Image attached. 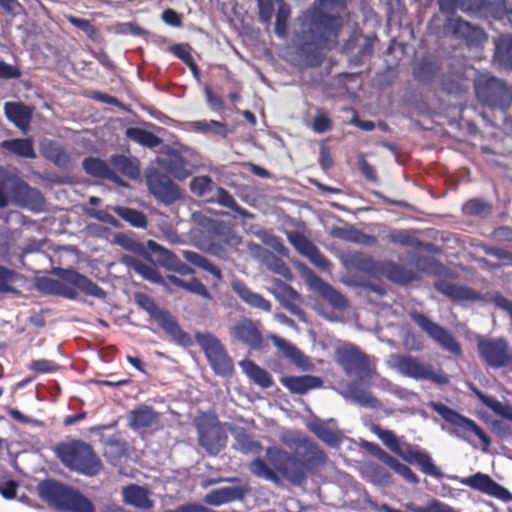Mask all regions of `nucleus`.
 <instances>
[{
  "label": "nucleus",
  "instance_id": "nucleus-1",
  "mask_svg": "<svg viewBox=\"0 0 512 512\" xmlns=\"http://www.w3.org/2000/svg\"><path fill=\"white\" fill-rule=\"evenodd\" d=\"M343 6V0H319V8L309 12L301 19L304 39L303 53L316 52L320 54V50L327 40L336 36L341 23L334 12L338 15Z\"/></svg>",
  "mask_w": 512,
  "mask_h": 512
},
{
  "label": "nucleus",
  "instance_id": "nucleus-2",
  "mask_svg": "<svg viewBox=\"0 0 512 512\" xmlns=\"http://www.w3.org/2000/svg\"><path fill=\"white\" fill-rule=\"evenodd\" d=\"M39 289L48 294H57L74 299L79 292L104 298L105 292L86 276L73 270L62 271L57 278L43 277L38 282Z\"/></svg>",
  "mask_w": 512,
  "mask_h": 512
},
{
  "label": "nucleus",
  "instance_id": "nucleus-3",
  "mask_svg": "<svg viewBox=\"0 0 512 512\" xmlns=\"http://www.w3.org/2000/svg\"><path fill=\"white\" fill-rule=\"evenodd\" d=\"M10 202L30 209H38L43 199L37 190L30 188L19 177L0 168V208L7 206Z\"/></svg>",
  "mask_w": 512,
  "mask_h": 512
},
{
  "label": "nucleus",
  "instance_id": "nucleus-4",
  "mask_svg": "<svg viewBox=\"0 0 512 512\" xmlns=\"http://www.w3.org/2000/svg\"><path fill=\"white\" fill-rule=\"evenodd\" d=\"M57 454L63 464L70 469L88 476L96 475L101 462L92 447L82 441H71L57 446Z\"/></svg>",
  "mask_w": 512,
  "mask_h": 512
},
{
  "label": "nucleus",
  "instance_id": "nucleus-5",
  "mask_svg": "<svg viewBox=\"0 0 512 512\" xmlns=\"http://www.w3.org/2000/svg\"><path fill=\"white\" fill-rule=\"evenodd\" d=\"M379 439L395 454L411 464H417L421 470L430 475L437 474V467L434 465L430 455L418 446L402 443L390 430H383L378 426L373 428Z\"/></svg>",
  "mask_w": 512,
  "mask_h": 512
},
{
  "label": "nucleus",
  "instance_id": "nucleus-6",
  "mask_svg": "<svg viewBox=\"0 0 512 512\" xmlns=\"http://www.w3.org/2000/svg\"><path fill=\"white\" fill-rule=\"evenodd\" d=\"M42 498L71 512H94L92 503L83 495L69 490L55 482H43L39 485Z\"/></svg>",
  "mask_w": 512,
  "mask_h": 512
},
{
  "label": "nucleus",
  "instance_id": "nucleus-7",
  "mask_svg": "<svg viewBox=\"0 0 512 512\" xmlns=\"http://www.w3.org/2000/svg\"><path fill=\"white\" fill-rule=\"evenodd\" d=\"M199 443L209 454H218L226 445L227 426L216 417L203 415L197 419Z\"/></svg>",
  "mask_w": 512,
  "mask_h": 512
},
{
  "label": "nucleus",
  "instance_id": "nucleus-8",
  "mask_svg": "<svg viewBox=\"0 0 512 512\" xmlns=\"http://www.w3.org/2000/svg\"><path fill=\"white\" fill-rule=\"evenodd\" d=\"M435 410L454 426V432L457 436L469 442H472V436H476L483 445V449L488 448L490 445L489 437L474 421L459 415L444 405H435Z\"/></svg>",
  "mask_w": 512,
  "mask_h": 512
},
{
  "label": "nucleus",
  "instance_id": "nucleus-9",
  "mask_svg": "<svg viewBox=\"0 0 512 512\" xmlns=\"http://www.w3.org/2000/svg\"><path fill=\"white\" fill-rule=\"evenodd\" d=\"M266 458L279 474L292 483H300L304 479L303 463L284 450L276 447L268 448Z\"/></svg>",
  "mask_w": 512,
  "mask_h": 512
},
{
  "label": "nucleus",
  "instance_id": "nucleus-10",
  "mask_svg": "<svg viewBox=\"0 0 512 512\" xmlns=\"http://www.w3.org/2000/svg\"><path fill=\"white\" fill-rule=\"evenodd\" d=\"M138 302L175 342L183 346L190 344L191 339L189 335L181 330L173 316L159 309L153 300L147 296H140Z\"/></svg>",
  "mask_w": 512,
  "mask_h": 512
},
{
  "label": "nucleus",
  "instance_id": "nucleus-11",
  "mask_svg": "<svg viewBox=\"0 0 512 512\" xmlns=\"http://www.w3.org/2000/svg\"><path fill=\"white\" fill-rule=\"evenodd\" d=\"M460 483L471 489L495 497L502 502H512V494L487 474L478 472L472 476L462 478Z\"/></svg>",
  "mask_w": 512,
  "mask_h": 512
},
{
  "label": "nucleus",
  "instance_id": "nucleus-12",
  "mask_svg": "<svg viewBox=\"0 0 512 512\" xmlns=\"http://www.w3.org/2000/svg\"><path fill=\"white\" fill-rule=\"evenodd\" d=\"M230 333L237 341L251 347L260 349L263 344V336L259 324L248 318H242L230 327Z\"/></svg>",
  "mask_w": 512,
  "mask_h": 512
},
{
  "label": "nucleus",
  "instance_id": "nucleus-13",
  "mask_svg": "<svg viewBox=\"0 0 512 512\" xmlns=\"http://www.w3.org/2000/svg\"><path fill=\"white\" fill-rule=\"evenodd\" d=\"M336 361L345 369L348 374H358L361 377L370 376L371 371L367 367L364 355L353 346L344 345L336 351Z\"/></svg>",
  "mask_w": 512,
  "mask_h": 512
},
{
  "label": "nucleus",
  "instance_id": "nucleus-14",
  "mask_svg": "<svg viewBox=\"0 0 512 512\" xmlns=\"http://www.w3.org/2000/svg\"><path fill=\"white\" fill-rule=\"evenodd\" d=\"M414 321L436 342H438L446 350L458 354L460 347L454 338L436 323L431 322L424 315L413 313Z\"/></svg>",
  "mask_w": 512,
  "mask_h": 512
},
{
  "label": "nucleus",
  "instance_id": "nucleus-15",
  "mask_svg": "<svg viewBox=\"0 0 512 512\" xmlns=\"http://www.w3.org/2000/svg\"><path fill=\"white\" fill-rule=\"evenodd\" d=\"M479 351L484 360L493 367L505 366L512 360V353L500 339L481 341Z\"/></svg>",
  "mask_w": 512,
  "mask_h": 512
},
{
  "label": "nucleus",
  "instance_id": "nucleus-16",
  "mask_svg": "<svg viewBox=\"0 0 512 512\" xmlns=\"http://www.w3.org/2000/svg\"><path fill=\"white\" fill-rule=\"evenodd\" d=\"M389 364L405 376L420 379L427 378L430 375L427 367L409 356H391Z\"/></svg>",
  "mask_w": 512,
  "mask_h": 512
},
{
  "label": "nucleus",
  "instance_id": "nucleus-17",
  "mask_svg": "<svg viewBox=\"0 0 512 512\" xmlns=\"http://www.w3.org/2000/svg\"><path fill=\"white\" fill-rule=\"evenodd\" d=\"M128 422L134 430L153 428L159 423V415L151 407L142 405L130 411Z\"/></svg>",
  "mask_w": 512,
  "mask_h": 512
},
{
  "label": "nucleus",
  "instance_id": "nucleus-18",
  "mask_svg": "<svg viewBox=\"0 0 512 512\" xmlns=\"http://www.w3.org/2000/svg\"><path fill=\"white\" fill-rule=\"evenodd\" d=\"M125 503L139 509H150L153 501L150 498V491L147 488L132 484L122 489Z\"/></svg>",
  "mask_w": 512,
  "mask_h": 512
},
{
  "label": "nucleus",
  "instance_id": "nucleus-19",
  "mask_svg": "<svg viewBox=\"0 0 512 512\" xmlns=\"http://www.w3.org/2000/svg\"><path fill=\"white\" fill-rule=\"evenodd\" d=\"M269 339L277 347V349L283 354V356L289 358L297 366L307 369L310 365L309 360L304 354L291 342L278 337L275 334L269 335Z\"/></svg>",
  "mask_w": 512,
  "mask_h": 512
},
{
  "label": "nucleus",
  "instance_id": "nucleus-20",
  "mask_svg": "<svg viewBox=\"0 0 512 512\" xmlns=\"http://www.w3.org/2000/svg\"><path fill=\"white\" fill-rule=\"evenodd\" d=\"M281 383L291 392L298 394H304L322 385L320 378L311 375L283 377Z\"/></svg>",
  "mask_w": 512,
  "mask_h": 512
},
{
  "label": "nucleus",
  "instance_id": "nucleus-21",
  "mask_svg": "<svg viewBox=\"0 0 512 512\" xmlns=\"http://www.w3.org/2000/svg\"><path fill=\"white\" fill-rule=\"evenodd\" d=\"M5 114L21 130L26 131L28 129L32 117L30 107L20 103H6Z\"/></svg>",
  "mask_w": 512,
  "mask_h": 512
},
{
  "label": "nucleus",
  "instance_id": "nucleus-22",
  "mask_svg": "<svg viewBox=\"0 0 512 512\" xmlns=\"http://www.w3.org/2000/svg\"><path fill=\"white\" fill-rule=\"evenodd\" d=\"M239 366L246 374V376L250 378L255 384L263 388H269L272 386L273 380L270 374L255 364L253 361L242 360L239 362Z\"/></svg>",
  "mask_w": 512,
  "mask_h": 512
},
{
  "label": "nucleus",
  "instance_id": "nucleus-23",
  "mask_svg": "<svg viewBox=\"0 0 512 512\" xmlns=\"http://www.w3.org/2000/svg\"><path fill=\"white\" fill-rule=\"evenodd\" d=\"M232 287L239 297L250 306L267 312L271 310V304L269 301L264 299L260 294L251 291L242 283L233 282Z\"/></svg>",
  "mask_w": 512,
  "mask_h": 512
},
{
  "label": "nucleus",
  "instance_id": "nucleus-24",
  "mask_svg": "<svg viewBox=\"0 0 512 512\" xmlns=\"http://www.w3.org/2000/svg\"><path fill=\"white\" fill-rule=\"evenodd\" d=\"M475 395L478 397V399L492 412H494L495 415L501 417L502 419H505L507 421H510L512 423V406L500 402L495 397L487 396L483 394L481 391H479L476 388H472Z\"/></svg>",
  "mask_w": 512,
  "mask_h": 512
},
{
  "label": "nucleus",
  "instance_id": "nucleus-25",
  "mask_svg": "<svg viewBox=\"0 0 512 512\" xmlns=\"http://www.w3.org/2000/svg\"><path fill=\"white\" fill-rule=\"evenodd\" d=\"M243 495L242 490L237 487H222L208 493L204 501L207 504L220 506L222 504L234 501L241 498Z\"/></svg>",
  "mask_w": 512,
  "mask_h": 512
},
{
  "label": "nucleus",
  "instance_id": "nucleus-26",
  "mask_svg": "<svg viewBox=\"0 0 512 512\" xmlns=\"http://www.w3.org/2000/svg\"><path fill=\"white\" fill-rule=\"evenodd\" d=\"M195 337L209 362L226 351L221 342L209 333H197Z\"/></svg>",
  "mask_w": 512,
  "mask_h": 512
},
{
  "label": "nucleus",
  "instance_id": "nucleus-27",
  "mask_svg": "<svg viewBox=\"0 0 512 512\" xmlns=\"http://www.w3.org/2000/svg\"><path fill=\"white\" fill-rule=\"evenodd\" d=\"M438 289L452 299L459 301H473L479 298V295L466 287L441 283L437 285Z\"/></svg>",
  "mask_w": 512,
  "mask_h": 512
},
{
  "label": "nucleus",
  "instance_id": "nucleus-28",
  "mask_svg": "<svg viewBox=\"0 0 512 512\" xmlns=\"http://www.w3.org/2000/svg\"><path fill=\"white\" fill-rule=\"evenodd\" d=\"M381 272L388 279L401 284H406L416 279L414 273L407 271L393 263L383 264L381 267Z\"/></svg>",
  "mask_w": 512,
  "mask_h": 512
},
{
  "label": "nucleus",
  "instance_id": "nucleus-29",
  "mask_svg": "<svg viewBox=\"0 0 512 512\" xmlns=\"http://www.w3.org/2000/svg\"><path fill=\"white\" fill-rule=\"evenodd\" d=\"M1 147L26 158H35L36 154L33 149L32 141L29 139L5 140L1 143Z\"/></svg>",
  "mask_w": 512,
  "mask_h": 512
},
{
  "label": "nucleus",
  "instance_id": "nucleus-30",
  "mask_svg": "<svg viewBox=\"0 0 512 512\" xmlns=\"http://www.w3.org/2000/svg\"><path fill=\"white\" fill-rule=\"evenodd\" d=\"M249 469L251 473L257 477L264 478L269 481L278 482V472L274 468V466L269 462L267 464L260 458L254 459L250 465Z\"/></svg>",
  "mask_w": 512,
  "mask_h": 512
},
{
  "label": "nucleus",
  "instance_id": "nucleus-31",
  "mask_svg": "<svg viewBox=\"0 0 512 512\" xmlns=\"http://www.w3.org/2000/svg\"><path fill=\"white\" fill-rule=\"evenodd\" d=\"M309 428L327 444L335 446L339 443L340 437L338 432L331 430L327 423L316 420L309 424Z\"/></svg>",
  "mask_w": 512,
  "mask_h": 512
},
{
  "label": "nucleus",
  "instance_id": "nucleus-32",
  "mask_svg": "<svg viewBox=\"0 0 512 512\" xmlns=\"http://www.w3.org/2000/svg\"><path fill=\"white\" fill-rule=\"evenodd\" d=\"M314 286L323 298L328 300L334 307L344 308L346 306L345 298L328 284L321 282L319 279H315Z\"/></svg>",
  "mask_w": 512,
  "mask_h": 512
},
{
  "label": "nucleus",
  "instance_id": "nucleus-33",
  "mask_svg": "<svg viewBox=\"0 0 512 512\" xmlns=\"http://www.w3.org/2000/svg\"><path fill=\"white\" fill-rule=\"evenodd\" d=\"M126 135L131 140L148 147H155L160 143L158 137L140 128H128Z\"/></svg>",
  "mask_w": 512,
  "mask_h": 512
},
{
  "label": "nucleus",
  "instance_id": "nucleus-34",
  "mask_svg": "<svg viewBox=\"0 0 512 512\" xmlns=\"http://www.w3.org/2000/svg\"><path fill=\"white\" fill-rule=\"evenodd\" d=\"M183 257L189 261L190 263L199 266L203 268L204 270L211 273L216 279L221 278V272L220 270L207 261L203 256L200 254L193 252V251H183Z\"/></svg>",
  "mask_w": 512,
  "mask_h": 512
},
{
  "label": "nucleus",
  "instance_id": "nucleus-35",
  "mask_svg": "<svg viewBox=\"0 0 512 512\" xmlns=\"http://www.w3.org/2000/svg\"><path fill=\"white\" fill-rule=\"evenodd\" d=\"M190 188L194 194L205 197L209 201L214 200L213 196H209L213 190V182L208 176L194 178L190 184Z\"/></svg>",
  "mask_w": 512,
  "mask_h": 512
},
{
  "label": "nucleus",
  "instance_id": "nucleus-36",
  "mask_svg": "<svg viewBox=\"0 0 512 512\" xmlns=\"http://www.w3.org/2000/svg\"><path fill=\"white\" fill-rule=\"evenodd\" d=\"M169 282L172 284L182 287L190 292H193L195 294L201 295L204 298H210V294L207 290V288L197 279L193 278L188 282H185L181 279H179L176 276H169L168 277Z\"/></svg>",
  "mask_w": 512,
  "mask_h": 512
},
{
  "label": "nucleus",
  "instance_id": "nucleus-37",
  "mask_svg": "<svg viewBox=\"0 0 512 512\" xmlns=\"http://www.w3.org/2000/svg\"><path fill=\"white\" fill-rule=\"evenodd\" d=\"M189 125L192 129H194L196 131L204 132V133L211 132V133L222 135V136H226V134H227L226 126L223 123L215 121V120L193 121Z\"/></svg>",
  "mask_w": 512,
  "mask_h": 512
},
{
  "label": "nucleus",
  "instance_id": "nucleus-38",
  "mask_svg": "<svg viewBox=\"0 0 512 512\" xmlns=\"http://www.w3.org/2000/svg\"><path fill=\"white\" fill-rule=\"evenodd\" d=\"M213 370L222 376H230L233 373V361L226 351L212 359L210 362Z\"/></svg>",
  "mask_w": 512,
  "mask_h": 512
},
{
  "label": "nucleus",
  "instance_id": "nucleus-39",
  "mask_svg": "<svg viewBox=\"0 0 512 512\" xmlns=\"http://www.w3.org/2000/svg\"><path fill=\"white\" fill-rule=\"evenodd\" d=\"M44 155L58 166H66L69 162L67 154L55 143L43 145Z\"/></svg>",
  "mask_w": 512,
  "mask_h": 512
},
{
  "label": "nucleus",
  "instance_id": "nucleus-40",
  "mask_svg": "<svg viewBox=\"0 0 512 512\" xmlns=\"http://www.w3.org/2000/svg\"><path fill=\"white\" fill-rule=\"evenodd\" d=\"M235 447L243 453H259L261 445L251 440L244 432L240 431L235 434Z\"/></svg>",
  "mask_w": 512,
  "mask_h": 512
},
{
  "label": "nucleus",
  "instance_id": "nucleus-41",
  "mask_svg": "<svg viewBox=\"0 0 512 512\" xmlns=\"http://www.w3.org/2000/svg\"><path fill=\"white\" fill-rule=\"evenodd\" d=\"M114 211L135 227H144L146 225L145 216L136 210L130 208L115 207Z\"/></svg>",
  "mask_w": 512,
  "mask_h": 512
},
{
  "label": "nucleus",
  "instance_id": "nucleus-42",
  "mask_svg": "<svg viewBox=\"0 0 512 512\" xmlns=\"http://www.w3.org/2000/svg\"><path fill=\"white\" fill-rule=\"evenodd\" d=\"M83 167L87 173L97 177H106L110 173L106 163L96 158L86 159L83 162Z\"/></svg>",
  "mask_w": 512,
  "mask_h": 512
},
{
  "label": "nucleus",
  "instance_id": "nucleus-43",
  "mask_svg": "<svg viewBox=\"0 0 512 512\" xmlns=\"http://www.w3.org/2000/svg\"><path fill=\"white\" fill-rule=\"evenodd\" d=\"M164 265L181 275L191 274L193 271L187 265L181 263L172 253L167 250L161 249Z\"/></svg>",
  "mask_w": 512,
  "mask_h": 512
},
{
  "label": "nucleus",
  "instance_id": "nucleus-44",
  "mask_svg": "<svg viewBox=\"0 0 512 512\" xmlns=\"http://www.w3.org/2000/svg\"><path fill=\"white\" fill-rule=\"evenodd\" d=\"M278 6V12L276 15V24L275 31L278 35H284L286 30V23L289 17L290 11L288 6L283 2V0H275Z\"/></svg>",
  "mask_w": 512,
  "mask_h": 512
},
{
  "label": "nucleus",
  "instance_id": "nucleus-45",
  "mask_svg": "<svg viewBox=\"0 0 512 512\" xmlns=\"http://www.w3.org/2000/svg\"><path fill=\"white\" fill-rule=\"evenodd\" d=\"M291 244L304 256H307L315 247L305 236L298 232L288 234Z\"/></svg>",
  "mask_w": 512,
  "mask_h": 512
},
{
  "label": "nucleus",
  "instance_id": "nucleus-46",
  "mask_svg": "<svg viewBox=\"0 0 512 512\" xmlns=\"http://www.w3.org/2000/svg\"><path fill=\"white\" fill-rule=\"evenodd\" d=\"M129 265L140 275H142L145 279H148L152 282H159L161 277L158 272L147 264H144L138 260H133L129 263Z\"/></svg>",
  "mask_w": 512,
  "mask_h": 512
},
{
  "label": "nucleus",
  "instance_id": "nucleus-47",
  "mask_svg": "<svg viewBox=\"0 0 512 512\" xmlns=\"http://www.w3.org/2000/svg\"><path fill=\"white\" fill-rule=\"evenodd\" d=\"M113 163L118 170L122 171L124 174H127L130 177H137L139 175V169L137 165L125 156L114 157Z\"/></svg>",
  "mask_w": 512,
  "mask_h": 512
},
{
  "label": "nucleus",
  "instance_id": "nucleus-48",
  "mask_svg": "<svg viewBox=\"0 0 512 512\" xmlns=\"http://www.w3.org/2000/svg\"><path fill=\"white\" fill-rule=\"evenodd\" d=\"M216 200L222 205L227 208H230L232 210H235L243 215H245V212L240 209V207L237 205L234 198L223 188L218 187L216 188Z\"/></svg>",
  "mask_w": 512,
  "mask_h": 512
},
{
  "label": "nucleus",
  "instance_id": "nucleus-49",
  "mask_svg": "<svg viewBox=\"0 0 512 512\" xmlns=\"http://www.w3.org/2000/svg\"><path fill=\"white\" fill-rule=\"evenodd\" d=\"M267 267L276 274L283 276L286 279L291 278L290 269L286 266L284 262L275 258L269 257L265 260Z\"/></svg>",
  "mask_w": 512,
  "mask_h": 512
},
{
  "label": "nucleus",
  "instance_id": "nucleus-50",
  "mask_svg": "<svg viewBox=\"0 0 512 512\" xmlns=\"http://www.w3.org/2000/svg\"><path fill=\"white\" fill-rule=\"evenodd\" d=\"M30 369L40 373H49L56 371L58 366L51 360L40 359L32 361L30 364Z\"/></svg>",
  "mask_w": 512,
  "mask_h": 512
},
{
  "label": "nucleus",
  "instance_id": "nucleus-51",
  "mask_svg": "<svg viewBox=\"0 0 512 512\" xmlns=\"http://www.w3.org/2000/svg\"><path fill=\"white\" fill-rule=\"evenodd\" d=\"M15 279L16 274L14 272L0 267V292L9 291Z\"/></svg>",
  "mask_w": 512,
  "mask_h": 512
},
{
  "label": "nucleus",
  "instance_id": "nucleus-52",
  "mask_svg": "<svg viewBox=\"0 0 512 512\" xmlns=\"http://www.w3.org/2000/svg\"><path fill=\"white\" fill-rule=\"evenodd\" d=\"M352 398L355 402L362 406L376 408L379 406V401L368 393L355 391L352 393Z\"/></svg>",
  "mask_w": 512,
  "mask_h": 512
},
{
  "label": "nucleus",
  "instance_id": "nucleus-53",
  "mask_svg": "<svg viewBox=\"0 0 512 512\" xmlns=\"http://www.w3.org/2000/svg\"><path fill=\"white\" fill-rule=\"evenodd\" d=\"M398 475L403 477L406 481L410 483H417L418 478L417 476L412 472V470L406 466L405 464L397 461V463L392 468Z\"/></svg>",
  "mask_w": 512,
  "mask_h": 512
},
{
  "label": "nucleus",
  "instance_id": "nucleus-54",
  "mask_svg": "<svg viewBox=\"0 0 512 512\" xmlns=\"http://www.w3.org/2000/svg\"><path fill=\"white\" fill-rule=\"evenodd\" d=\"M260 235H261L262 240L267 245L271 246L278 253H280L282 255H286V248L283 246V244L280 242V240L277 237L270 235L267 232H262Z\"/></svg>",
  "mask_w": 512,
  "mask_h": 512
},
{
  "label": "nucleus",
  "instance_id": "nucleus-55",
  "mask_svg": "<svg viewBox=\"0 0 512 512\" xmlns=\"http://www.w3.org/2000/svg\"><path fill=\"white\" fill-rule=\"evenodd\" d=\"M372 481L378 485H388L391 483V477H390V474L380 468V467H376L372 470Z\"/></svg>",
  "mask_w": 512,
  "mask_h": 512
},
{
  "label": "nucleus",
  "instance_id": "nucleus-56",
  "mask_svg": "<svg viewBox=\"0 0 512 512\" xmlns=\"http://www.w3.org/2000/svg\"><path fill=\"white\" fill-rule=\"evenodd\" d=\"M152 189L154 194L158 195L159 197H162L167 201H171L179 196L178 189L170 183L162 189Z\"/></svg>",
  "mask_w": 512,
  "mask_h": 512
},
{
  "label": "nucleus",
  "instance_id": "nucleus-57",
  "mask_svg": "<svg viewBox=\"0 0 512 512\" xmlns=\"http://www.w3.org/2000/svg\"><path fill=\"white\" fill-rule=\"evenodd\" d=\"M172 51L173 53L179 57L180 59H182L185 63H187L190 68L192 69L193 73L196 75L197 73V68L196 66L194 65V63L192 62V59H191V55L190 53L186 50L185 47L181 46V45H177V46H174L172 48Z\"/></svg>",
  "mask_w": 512,
  "mask_h": 512
},
{
  "label": "nucleus",
  "instance_id": "nucleus-58",
  "mask_svg": "<svg viewBox=\"0 0 512 512\" xmlns=\"http://www.w3.org/2000/svg\"><path fill=\"white\" fill-rule=\"evenodd\" d=\"M463 209L468 214H482L486 212L487 206L482 201L474 199L468 201Z\"/></svg>",
  "mask_w": 512,
  "mask_h": 512
},
{
  "label": "nucleus",
  "instance_id": "nucleus-59",
  "mask_svg": "<svg viewBox=\"0 0 512 512\" xmlns=\"http://www.w3.org/2000/svg\"><path fill=\"white\" fill-rule=\"evenodd\" d=\"M87 213L91 217H94L102 222L109 223L113 226H117V224H118L117 220L112 215H110L108 212H106L104 210L87 209Z\"/></svg>",
  "mask_w": 512,
  "mask_h": 512
},
{
  "label": "nucleus",
  "instance_id": "nucleus-60",
  "mask_svg": "<svg viewBox=\"0 0 512 512\" xmlns=\"http://www.w3.org/2000/svg\"><path fill=\"white\" fill-rule=\"evenodd\" d=\"M259 15L263 22H269L272 18L273 7L270 0H258Z\"/></svg>",
  "mask_w": 512,
  "mask_h": 512
},
{
  "label": "nucleus",
  "instance_id": "nucleus-61",
  "mask_svg": "<svg viewBox=\"0 0 512 512\" xmlns=\"http://www.w3.org/2000/svg\"><path fill=\"white\" fill-rule=\"evenodd\" d=\"M330 128V119L325 114H319L313 121V129L317 133H323Z\"/></svg>",
  "mask_w": 512,
  "mask_h": 512
},
{
  "label": "nucleus",
  "instance_id": "nucleus-62",
  "mask_svg": "<svg viewBox=\"0 0 512 512\" xmlns=\"http://www.w3.org/2000/svg\"><path fill=\"white\" fill-rule=\"evenodd\" d=\"M162 19L165 23L175 27H179L182 24L181 16L171 9H167L162 13Z\"/></svg>",
  "mask_w": 512,
  "mask_h": 512
},
{
  "label": "nucleus",
  "instance_id": "nucleus-63",
  "mask_svg": "<svg viewBox=\"0 0 512 512\" xmlns=\"http://www.w3.org/2000/svg\"><path fill=\"white\" fill-rule=\"evenodd\" d=\"M19 76L20 72L16 67L0 61V78L11 79Z\"/></svg>",
  "mask_w": 512,
  "mask_h": 512
},
{
  "label": "nucleus",
  "instance_id": "nucleus-64",
  "mask_svg": "<svg viewBox=\"0 0 512 512\" xmlns=\"http://www.w3.org/2000/svg\"><path fill=\"white\" fill-rule=\"evenodd\" d=\"M416 512H454V510L447 505L436 502L427 508H419Z\"/></svg>",
  "mask_w": 512,
  "mask_h": 512
}]
</instances>
